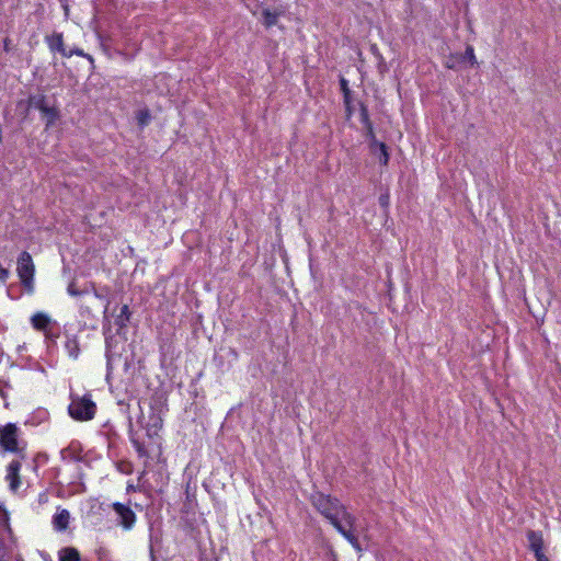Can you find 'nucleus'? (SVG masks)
I'll list each match as a JSON object with an SVG mask.
<instances>
[{
  "instance_id": "nucleus-8",
  "label": "nucleus",
  "mask_w": 561,
  "mask_h": 561,
  "mask_svg": "<svg viewBox=\"0 0 561 561\" xmlns=\"http://www.w3.org/2000/svg\"><path fill=\"white\" fill-rule=\"evenodd\" d=\"M527 540L529 542V550H531L535 554V558L543 556V537L542 533L538 530H528L527 531Z\"/></svg>"
},
{
  "instance_id": "nucleus-13",
  "label": "nucleus",
  "mask_w": 561,
  "mask_h": 561,
  "mask_svg": "<svg viewBox=\"0 0 561 561\" xmlns=\"http://www.w3.org/2000/svg\"><path fill=\"white\" fill-rule=\"evenodd\" d=\"M65 350L68 356L72 359H78L80 355V344L77 337H67L65 342Z\"/></svg>"
},
{
  "instance_id": "nucleus-30",
  "label": "nucleus",
  "mask_w": 561,
  "mask_h": 561,
  "mask_svg": "<svg viewBox=\"0 0 561 561\" xmlns=\"http://www.w3.org/2000/svg\"><path fill=\"white\" fill-rule=\"evenodd\" d=\"M4 49L9 50V39H4Z\"/></svg>"
},
{
  "instance_id": "nucleus-5",
  "label": "nucleus",
  "mask_w": 561,
  "mask_h": 561,
  "mask_svg": "<svg viewBox=\"0 0 561 561\" xmlns=\"http://www.w3.org/2000/svg\"><path fill=\"white\" fill-rule=\"evenodd\" d=\"M32 328L44 334L46 340L55 341L59 333L54 330L57 324L47 313L37 311L30 318Z\"/></svg>"
},
{
  "instance_id": "nucleus-4",
  "label": "nucleus",
  "mask_w": 561,
  "mask_h": 561,
  "mask_svg": "<svg viewBox=\"0 0 561 561\" xmlns=\"http://www.w3.org/2000/svg\"><path fill=\"white\" fill-rule=\"evenodd\" d=\"M16 273L23 287L33 288L35 265L32 255L27 251H22L18 256Z\"/></svg>"
},
{
  "instance_id": "nucleus-29",
  "label": "nucleus",
  "mask_w": 561,
  "mask_h": 561,
  "mask_svg": "<svg viewBox=\"0 0 561 561\" xmlns=\"http://www.w3.org/2000/svg\"><path fill=\"white\" fill-rule=\"evenodd\" d=\"M0 381H1V387H3V389L10 388V385L8 381H4V380H0Z\"/></svg>"
},
{
  "instance_id": "nucleus-23",
  "label": "nucleus",
  "mask_w": 561,
  "mask_h": 561,
  "mask_svg": "<svg viewBox=\"0 0 561 561\" xmlns=\"http://www.w3.org/2000/svg\"><path fill=\"white\" fill-rule=\"evenodd\" d=\"M364 128L366 130V136L371 140V144H375V141H377V140H376L373 123L365 125Z\"/></svg>"
},
{
  "instance_id": "nucleus-27",
  "label": "nucleus",
  "mask_w": 561,
  "mask_h": 561,
  "mask_svg": "<svg viewBox=\"0 0 561 561\" xmlns=\"http://www.w3.org/2000/svg\"><path fill=\"white\" fill-rule=\"evenodd\" d=\"M379 204H380V206L387 208L389 206V195L388 194L380 195Z\"/></svg>"
},
{
  "instance_id": "nucleus-10",
  "label": "nucleus",
  "mask_w": 561,
  "mask_h": 561,
  "mask_svg": "<svg viewBox=\"0 0 561 561\" xmlns=\"http://www.w3.org/2000/svg\"><path fill=\"white\" fill-rule=\"evenodd\" d=\"M70 513L66 508L58 510L53 516V526L57 531H65L69 527Z\"/></svg>"
},
{
  "instance_id": "nucleus-18",
  "label": "nucleus",
  "mask_w": 561,
  "mask_h": 561,
  "mask_svg": "<svg viewBox=\"0 0 561 561\" xmlns=\"http://www.w3.org/2000/svg\"><path fill=\"white\" fill-rule=\"evenodd\" d=\"M30 105L38 110L41 113L46 111V107H48L45 95L30 98Z\"/></svg>"
},
{
  "instance_id": "nucleus-11",
  "label": "nucleus",
  "mask_w": 561,
  "mask_h": 561,
  "mask_svg": "<svg viewBox=\"0 0 561 561\" xmlns=\"http://www.w3.org/2000/svg\"><path fill=\"white\" fill-rule=\"evenodd\" d=\"M284 12L280 11V10H275V11H272L270 9H263L262 11V22H263V25L266 27V28H271L273 27L274 25L277 24L278 22V19L279 16L283 14Z\"/></svg>"
},
{
  "instance_id": "nucleus-21",
  "label": "nucleus",
  "mask_w": 561,
  "mask_h": 561,
  "mask_svg": "<svg viewBox=\"0 0 561 561\" xmlns=\"http://www.w3.org/2000/svg\"><path fill=\"white\" fill-rule=\"evenodd\" d=\"M133 445L139 457H146L148 455L144 444L139 443L138 440H133Z\"/></svg>"
},
{
  "instance_id": "nucleus-25",
  "label": "nucleus",
  "mask_w": 561,
  "mask_h": 561,
  "mask_svg": "<svg viewBox=\"0 0 561 561\" xmlns=\"http://www.w3.org/2000/svg\"><path fill=\"white\" fill-rule=\"evenodd\" d=\"M9 275V271L0 264V282L5 283Z\"/></svg>"
},
{
  "instance_id": "nucleus-17",
  "label": "nucleus",
  "mask_w": 561,
  "mask_h": 561,
  "mask_svg": "<svg viewBox=\"0 0 561 561\" xmlns=\"http://www.w3.org/2000/svg\"><path fill=\"white\" fill-rule=\"evenodd\" d=\"M340 87L341 91L343 93V101L347 110H350L351 106V89L348 87V81L345 78L340 79Z\"/></svg>"
},
{
  "instance_id": "nucleus-9",
  "label": "nucleus",
  "mask_w": 561,
  "mask_h": 561,
  "mask_svg": "<svg viewBox=\"0 0 561 561\" xmlns=\"http://www.w3.org/2000/svg\"><path fill=\"white\" fill-rule=\"evenodd\" d=\"M45 43L51 53H59L64 57L66 47L62 33L54 32L51 35L45 36Z\"/></svg>"
},
{
  "instance_id": "nucleus-32",
  "label": "nucleus",
  "mask_w": 561,
  "mask_h": 561,
  "mask_svg": "<svg viewBox=\"0 0 561 561\" xmlns=\"http://www.w3.org/2000/svg\"><path fill=\"white\" fill-rule=\"evenodd\" d=\"M16 561H24V559L23 558H19Z\"/></svg>"
},
{
  "instance_id": "nucleus-19",
  "label": "nucleus",
  "mask_w": 561,
  "mask_h": 561,
  "mask_svg": "<svg viewBox=\"0 0 561 561\" xmlns=\"http://www.w3.org/2000/svg\"><path fill=\"white\" fill-rule=\"evenodd\" d=\"M359 121L363 124V126L373 123L369 117L368 107L364 103H360L359 105Z\"/></svg>"
},
{
  "instance_id": "nucleus-7",
  "label": "nucleus",
  "mask_w": 561,
  "mask_h": 561,
  "mask_svg": "<svg viewBox=\"0 0 561 561\" xmlns=\"http://www.w3.org/2000/svg\"><path fill=\"white\" fill-rule=\"evenodd\" d=\"M112 508L118 516V525L125 530H130L135 526L137 516L129 506L121 502H114Z\"/></svg>"
},
{
  "instance_id": "nucleus-24",
  "label": "nucleus",
  "mask_w": 561,
  "mask_h": 561,
  "mask_svg": "<svg viewBox=\"0 0 561 561\" xmlns=\"http://www.w3.org/2000/svg\"><path fill=\"white\" fill-rule=\"evenodd\" d=\"M370 51L373 53L374 56H376L380 62H383V57L381 55V53L379 51V48L376 44H373L370 46Z\"/></svg>"
},
{
  "instance_id": "nucleus-22",
  "label": "nucleus",
  "mask_w": 561,
  "mask_h": 561,
  "mask_svg": "<svg viewBox=\"0 0 561 561\" xmlns=\"http://www.w3.org/2000/svg\"><path fill=\"white\" fill-rule=\"evenodd\" d=\"M67 293L70 295V296H73V297H77V296H81L83 295V290H79L77 287H76V284L75 282H71L68 287H67Z\"/></svg>"
},
{
  "instance_id": "nucleus-31",
  "label": "nucleus",
  "mask_w": 561,
  "mask_h": 561,
  "mask_svg": "<svg viewBox=\"0 0 561 561\" xmlns=\"http://www.w3.org/2000/svg\"><path fill=\"white\" fill-rule=\"evenodd\" d=\"M94 296H95V297H98V298H100V297H101V296L98 294V291H96V290H94Z\"/></svg>"
},
{
  "instance_id": "nucleus-2",
  "label": "nucleus",
  "mask_w": 561,
  "mask_h": 561,
  "mask_svg": "<svg viewBox=\"0 0 561 561\" xmlns=\"http://www.w3.org/2000/svg\"><path fill=\"white\" fill-rule=\"evenodd\" d=\"M26 442L22 438L21 428L12 422L0 425V456L13 454L25 458Z\"/></svg>"
},
{
  "instance_id": "nucleus-15",
  "label": "nucleus",
  "mask_w": 561,
  "mask_h": 561,
  "mask_svg": "<svg viewBox=\"0 0 561 561\" xmlns=\"http://www.w3.org/2000/svg\"><path fill=\"white\" fill-rule=\"evenodd\" d=\"M59 560L60 561H80V553H79L78 549H76L73 547H67V548L61 549Z\"/></svg>"
},
{
  "instance_id": "nucleus-1",
  "label": "nucleus",
  "mask_w": 561,
  "mask_h": 561,
  "mask_svg": "<svg viewBox=\"0 0 561 561\" xmlns=\"http://www.w3.org/2000/svg\"><path fill=\"white\" fill-rule=\"evenodd\" d=\"M310 502L353 548L357 551L362 550L358 538L354 533L355 517L346 511L339 499L322 492H314L310 496Z\"/></svg>"
},
{
  "instance_id": "nucleus-14",
  "label": "nucleus",
  "mask_w": 561,
  "mask_h": 561,
  "mask_svg": "<svg viewBox=\"0 0 561 561\" xmlns=\"http://www.w3.org/2000/svg\"><path fill=\"white\" fill-rule=\"evenodd\" d=\"M130 310L128 305H124L121 308V312L115 318V324L118 328H125L130 320Z\"/></svg>"
},
{
  "instance_id": "nucleus-16",
  "label": "nucleus",
  "mask_w": 561,
  "mask_h": 561,
  "mask_svg": "<svg viewBox=\"0 0 561 561\" xmlns=\"http://www.w3.org/2000/svg\"><path fill=\"white\" fill-rule=\"evenodd\" d=\"M42 114L46 119V128L53 126L55 122L59 118V111L56 107L48 106L46 107V111H44Z\"/></svg>"
},
{
  "instance_id": "nucleus-6",
  "label": "nucleus",
  "mask_w": 561,
  "mask_h": 561,
  "mask_svg": "<svg viewBox=\"0 0 561 561\" xmlns=\"http://www.w3.org/2000/svg\"><path fill=\"white\" fill-rule=\"evenodd\" d=\"M21 469L22 462L20 457L12 459L5 467L4 480L8 482L9 489L12 492H16L22 484Z\"/></svg>"
},
{
  "instance_id": "nucleus-28",
  "label": "nucleus",
  "mask_w": 561,
  "mask_h": 561,
  "mask_svg": "<svg viewBox=\"0 0 561 561\" xmlns=\"http://www.w3.org/2000/svg\"><path fill=\"white\" fill-rule=\"evenodd\" d=\"M536 560L537 561H549V559H548V557L546 554L536 558Z\"/></svg>"
},
{
  "instance_id": "nucleus-12",
  "label": "nucleus",
  "mask_w": 561,
  "mask_h": 561,
  "mask_svg": "<svg viewBox=\"0 0 561 561\" xmlns=\"http://www.w3.org/2000/svg\"><path fill=\"white\" fill-rule=\"evenodd\" d=\"M370 148L374 153H376L378 150L379 163L385 167L388 165L390 156H389L388 147L386 146V144L381 142V141H375V144H370Z\"/></svg>"
},
{
  "instance_id": "nucleus-20",
  "label": "nucleus",
  "mask_w": 561,
  "mask_h": 561,
  "mask_svg": "<svg viewBox=\"0 0 561 561\" xmlns=\"http://www.w3.org/2000/svg\"><path fill=\"white\" fill-rule=\"evenodd\" d=\"M73 55L79 57H88L90 60H92V57L83 51L82 48H73L70 50L66 49V53H64L65 58H71Z\"/></svg>"
},
{
  "instance_id": "nucleus-3",
  "label": "nucleus",
  "mask_w": 561,
  "mask_h": 561,
  "mask_svg": "<svg viewBox=\"0 0 561 561\" xmlns=\"http://www.w3.org/2000/svg\"><path fill=\"white\" fill-rule=\"evenodd\" d=\"M96 403L91 394L71 396V402L68 405L69 416L78 422H87L94 419L96 414Z\"/></svg>"
},
{
  "instance_id": "nucleus-26",
  "label": "nucleus",
  "mask_w": 561,
  "mask_h": 561,
  "mask_svg": "<svg viewBox=\"0 0 561 561\" xmlns=\"http://www.w3.org/2000/svg\"><path fill=\"white\" fill-rule=\"evenodd\" d=\"M466 55L468 56V58L470 59V61L472 64L476 62V56H474V49L472 46H467L466 48Z\"/></svg>"
}]
</instances>
